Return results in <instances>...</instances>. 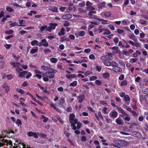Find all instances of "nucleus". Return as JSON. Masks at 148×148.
<instances>
[{"label": "nucleus", "mask_w": 148, "mask_h": 148, "mask_svg": "<svg viewBox=\"0 0 148 148\" xmlns=\"http://www.w3.org/2000/svg\"><path fill=\"white\" fill-rule=\"evenodd\" d=\"M96 11H90L88 14H87L88 15V17L91 18H94L95 19H97L100 21H103L104 19L98 18L97 17L96 15H93V14H95L96 13Z\"/></svg>", "instance_id": "nucleus-1"}, {"label": "nucleus", "mask_w": 148, "mask_h": 148, "mask_svg": "<svg viewBox=\"0 0 148 148\" xmlns=\"http://www.w3.org/2000/svg\"><path fill=\"white\" fill-rule=\"evenodd\" d=\"M113 63L114 64H112V66L113 67L112 70L114 72L118 73L122 72V69L120 67L118 66V63L115 62Z\"/></svg>", "instance_id": "nucleus-2"}, {"label": "nucleus", "mask_w": 148, "mask_h": 148, "mask_svg": "<svg viewBox=\"0 0 148 148\" xmlns=\"http://www.w3.org/2000/svg\"><path fill=\"white\" fill-rule=\"evenodd\" d=\"M114 143L115 144L118 145L119 147H125L126 146L128 145V143L125 140H116L114 141Z\"/></svg>", "instance_id": "nucleus-3"}, {"label": "nucleus", "mask_w": 148, "mask_h": 148, "mask_svg": "<svg viewBox=\"0 0 148 148\" xmlns=\"http://www.w3.org/2000/svg\"><path fill=\"white\" fill-rule=\"evenodd\" d=\"M75 117V115L73 113L70 114L69 115V121H74L75 123H77L78 120L76 118L74 119Z\"/></svg>", "instance_id": "nucleus-4"}, {"label": "nucleus", "mask_w": 148, "mask_h": 148, "mask_svg": "<svg viewBox=\"0 0 148 148\" xmlns=\"http://www.w3.org/2000/svg\"><path fill=\"white\" fill-rule=\"evenodd\" d=\"M45 76L48 77L50 79H53L55 77V75L54 74H52L50 71H47L45 73Z\"/></svg>", "instance_id": "nucleus-5"}, {"label": "nucleus", "mask_w": 148, "mask_h": 148, "mask_svg": "<svg viewBox=\"0 0 148 148\" xmlns=\"http://www.w3.org/2000/svg\"><path fill=\"white\" fill-rule=\"evenodd\" d=\"M118 115V113L116 111H112L110 114V116L112 118H116Z\"/></svg>", "instance_id": "nucleus-6"}, {"label": "nucleus", "mask_w": 148, "mask_h": 148, "mask_svg": "<svg viewBox=\"0 0 148 148\" xmlns=\"http://www.w3.org/2000/svg\"><path fill=\"white\" fill-rule=\"evenodd\" d=\"M114 62H115L114 61L111 62L108 60H106L104 61H103V63L105 65L107 66H112V64H114L113 63Z\"/></svg>", "instance_id": "nucleus-7"}, {"label": "nucleus", "mask_w": 148, "mask_h": 148, "mask_svg": "<svg viewBox=\"0 0 148 148\" xmlns=\"http://www.w3.org/2000/svg\"><path fill=\"white\" fill-rule=\"evenodd\" d=\"M50 106L51 107L53 108L54 110H56L57 112H59L60 114H61L62 111L59 108H57V107L55 106L53 103H51L50 104Z\"/></svg>", "instance_id": "nucleus-8"}, {"label": "nucleus", "mask_w": 148, "mask_h": 148, "mask_svg": "<svg viewBox=\"0 0 148 148\" xmlns=\"http://www.w3.org/2000/svg\"><path fill=\"white\" fill-rule=\"evenodd\" d=\"M10 64L12 66V68L13 69L15 67H17L18 66H19L21 64L18 62H11L10 63Z\"/></svg>", "instance_id": "nucleus-9"}, {"label": "nucleus", "mask_w": 148, "mask_h": 148, "mask_svg": "<svg viewBox=\"0 0 148 148\" xmlns=\"http://www.w3.org/2000/svg\"><path fill=\"white\" fill-rule=\"evenodd\" d=\"M85 97L84 95H81L78 96L77 97L78 100V101L79 103H81L83 101Z\"/></svg>", "instance_id": "nucleus-10"}, {"label": "nucleus", "mask_w": 148, "mask_h": 148, "mask_svg": "<svg viewBox=\"0 0 148 148\" xmlns=\"http://www.w3.org/2000/svg\"><path fill=\"white\" fill-rule=\"evenodd\" d=\"M116 108L118 110L119 113H121L125 115H128V114L126 113L124 110L122 109L121 107L116 106Z\"/></svg>", "instance_id": "nucleus-11"}, {"label": "nucleus", "mask_w": 148, "mask_h": 148, "mask_svg": "<svg viewBox=\"0 0 148 148\" xmlns=\"http://www.w3.org/2000/svg\"><path fill=\"white\" fill-rule=\"evenodd\" d=\"M27 71H26L21 72L19 74V77H20L25 78V75L27 74Z\"/></svg>", "instance_id": "nucleus-12"}, {"label": "nucleus", "mask_w": 148, "mask_h": 148, "mask_svg": "<svg viewBox=\"0 0 148 148\" xmlns=\"http://www.w3.org/2000/svg\"><path fill=\"white\" fill-rule=\"evenodd\" d=\"M106 2L105 1H103L101 3H100L98 5V8L100 10L103 8H105L106 6Z\"/></svg>", "instance_id": "nucleus-13"}, {"label": "nucleus", "mask_w": 148, "mask_h": 148, "mask_svg": "<svg viewBox=\"0 0 148 148\" xmlns=\"http://www.w3.org/2000/svg\"><path fill=\"white\" fill-rule=\"evenodd\" d=\"M72 17V16L71 14H68L62 15V18L63 19H66L71 18Z\"/></svg>", "instance_id": "nucleus-14"}, {"label": "nucleus", "mask_w": 148, "mask_h": 148, "mask_svg": "<svg viewBox=\"0 0 148 148\" xmlns=\"http://www.w3.org/2000/svg\"><path fill=\"white\" fill-rule=\"evenodd\" d=\"M48 10L52 12H58V9L56 6H51L48 9Z\"/></svg>", "instance_id": "nucleus-15"}, {"label": "nucleus", "mask_w": 148, "mask_h": 148, "mask_svg": "<svg viewBox=\"0 0 148 148\" xmlns=\"http://www.w3.org/2000/svg\"><path fill=\"white\" fill-rule=\"evenodd\" d=\"M2 87L5 89L6 93L8 94V92L10 90L9 86L6 84H5L2 85Z\"/></svg>", "instance_id": "nucleus-16"}, {"label": "nucleus", "mask_w": 148, "mask_h": 148, "mask_svg": "<svg viewBox=\"0 0 148 148\" xmlns=\"http://www.w3.org/2000/svg\"><path fill=\"white\" fill-rule=\"evenodd\" d=\"M49 25L50 26L52 29L54 30L56 28V27L58 26L57 23H49Z\"/></svg>", "instance_id": "nucleus-17"}, {"label": "nucleus", "mask_w": 148, "mask_h": 148, "mask_svg": "<svg viewBox=\"0 0 148 148\" xmlns=\"http://www.w3.org/2000/svg\"><path fill=\"white\" fill-rule=\"evenodd\" d=\"M66 77L67 78L70 79L72 78H74L77 77V76L75 74H67L66 75Z\"/></svg>", "instance_id": "nucleus-18"}, {"label": "nucleus", "mask_w": 148, "mask_h": 148, "mask_svg": "<svg viewBox=\"0 0 148 148\" xmlns=\"http://www.w3.org/2000/svg\"><path fill=\"white\" fill-rule=\"evenodd\" d=\"M38 47H36L35 49H31L30 51V53L31 54L36 53L38 51Z\"/></svg>", "instance_id": "nucleus-19"}, {"label": "nucleus", "mask_w": 148, "mask_h": 148, "mask_svg": "<svg viewBox=\"0 0 148 148\" xmlns=\"http://www.w3.org/2000/svg\"><path fill=\"white\" fill-rule=\"evenodd\" d=\"M42 45L44 47H47L49 45V43L48 42L45 43H42V42H38V44L37 45V46H41Z\"/></svg>", "instance_id": "nucleus-20"}, {"label": "nucleus", "mask_w": 148, "mask_h": 148, "mask_svg": "<svg viewBox=\"0 0 148 148\" xmlns=\"http://www.w3.org/2000/svg\"><path fill=\"white\" fill-rule=\"evenodd\" d=\"M65 30V29L64 28H63V27L61 29L60 32H59L58 33V36H61L63 35H64L65 34V32H64Z\"/></svg>", "instance_id": "nucleus-21"}, {"label": "nucleus", "mask_w": 148, "mask_h": 148, "mask_svg": "<svg viewBox=\"0 0 148 148\" xmlns=\"http://www.w3.org/2000/svg\"><path fill=\"white\" fill-rule=\"evenodd\" d=\"M129 37L131 39L134 41H137V38L135 36L134 34H130L129 36Z\"/></svg>", "instance_id": "nucleus-22"}, {"label": "nucleus", "mask_w": 148, "mask_h": 148, "mask_svg": "<svg viewBox=\"0 0 148 148\" xmlns=\"http://www.w3.org/2000/svg\"><path fill=\"white\" fill-rule=\"evenodd\" d=\"M106 60H112V58L111 53H108V54L105 56Z\"/></svg>", "instance_id": "nucleus-23"}, {"label": "nucleus", "mask_w": 148, "mask_h": 148, "mask_svg": "<svg viewBox=\"0 0 148 148\" xmlns=\"http://www.w3.org/2000/svg\"><path fill=\"white\" fill-rule=\"evenodd\" d=\"M11 25L12 27L15 26L24 27L25 26V25H19L18 23L16 22L11 23Z\"/></svg>", "instance_id": "nucleus-24"}, {"label": "nucleus", "mask_w": 148, "mask_h": 148, "mask_svg": "<svg viewBox=\"0 0 148 148\" xmlns=\"http://www.w3.org/2000/svg\"><path fill=\"white\" fill-rule=\"evenodd\" d=\"M44 119L43 121L44 123H46L48 120L49 118L45 117L43 115H42L41 117V119Z\"/></svg>", "instance_id": "nucleus-25"}, {"label": "nucleus", "mask_w": 148, "mask_h": 148, "mask_svg": "<svg viewBox=\"0 0 148 148\" xmlns=\"http://www.w3.org/2000/svg\"><path fill=\"white\" fill-rule=\"evenodd\" d=\"M102 75L103 77L105 79H107L110 76V75L108 72L103 73Z\"/></svg>", "instance_id": "nucleus-26"}, {"label": "nucleus", "mask_w": 148, "mask_h": 148, "mask_svg": "<svg viewBox=\"0 0 148 148\" xmlns=\"http://www.w3.org/2000/svg\"><path fill=\"white\" fill-rule=\"evenodd\" d=\"M77 84V82L76 81H74L71 83L69 85L70 86H76Z\"/></svg>", "instance_id": "nucleus-27"}, {"label": "nucleus", "mask_w": 148, "mask_h": 148, "mask_svg": "<svg viewBox=\"0 0 148 148\" xmlns=\"http://www.w3.org/2000/svg\"><path fill=\"white\" fill-rule=\"evenodd\" d=\"M111 15V12L109 11H106L104 14V16L106 17H108L110 16Z\"/></svg>", "instance_id": "nucleus-28"}, {"label": "nucleus", "mask_w": 148, "mask_h": 148, "mask_svg": "<svg viewBox=\"0 0 148 148\" xmlns=\"http://www.w3.org/2000/svg\"><path fill=\"white\" fill-rule=\"evenodd\" d=\"M124 100L125 102L130 101V97L128 95H126L124 97Z\"/></svg>", "instance_id": "nucleus-29"}, {"label": "nucleus", "mask_w": 148, "mask_h": 148, "mask_svg": "<svg viewBox=\"0 0 148 148\" xmlns=\"http://www.w3.org/2000/svg\"><path fill=\"white\" fill-rule=\"evenodd\" d=\"M116 123L119 125H122L123 123L121 121V119L119 118H117L115 120Z\"/></svg>", "instance_id": "nucleus-30"}, {"label": "nucleus", "mask_w": 148, "mask_h": 148, "mask_svg": "<svg viewBox=\"0 0 148 148\" xmlns=\"http://www.w3.org/2000/svg\"><path fill=\"white\" fill-rule=\"evenodd\" d=\"M45 73H43L42 74V76L43 77V80L45 82H47L49 81V79L48 77H45Z\"/></svg>", "instance_id": "nucleus-31"}, {"label": "nucleus", "mask_w": 148, "mask_h": 148, "mask_svg": "<svg viewBox=\"0 0 148 148\" xmlns=\"http://www.w3.org/2000/svg\"><path fill=\"white\" fill-rule=\"evenodd\" d=\"M140 23L143 25H147L148 23V22L147 21L143 19L140 20Z\"/></svg>", "instance_id": "nucleus-32"}, {"label": "nucleus", "mask_w": 148, "mask_h": 148, "mask_svg": "<svg viewBox=\"0 0 148 148\" xmlns=\"http://www.w3.org/2000/svg\"><path fill=\"white\" fill-rule=\"evenodd\" d=\"M138 124L137 123H131L130 125L129 126V128L130 129H132L134 127V126H137Z\"/></svg>", "instance_id": "nucleus-33"}, {"label": "nucleus", "mask_w": 148, "mask_h": 148, "mask_svg": "<svg viewBox=\"0 0 148 148\" xmlns=\"http://www.w3.org/2000/svg\"><path fill=\"white\" fill-rule=\"evenodd\" d=\"M59 104L60 105H63L65 102V100L64 98H60L59 100Z\"/></svg>", "instance_id": "nucleus-34"}, {"label": "nucleus", "mask_w": 148, "mask_h": 148, "mask_svg": "<svg viewBox=\"0 0 148 148\" xmlns=\"http://www.w3.org/2000/svg\"><path fill=\"white\" fill-rule=\"evenodd\" d=\"M6 9L7 11L9 12H12L14 10L11 8L10 7L7 6L6 7Z\"/></svg>", "instance_id": "nucleus-35"}, {"label": "nucleus", "mask_w": 148, "mask_h": 148, "mask_svg": "<svg viewBox=\"0 0 148 148\" xmlns=\"http://www.w3.org/2000/svg\"><path fill=\"white\" fill-rule=\"evenodd\" d=\"M16 91L17 92L20 93L21 94H24V91L22 89L17 88L16 89Z\"/></svg>", "instance_id": "nucleus-36"}, {"label": "nucleus", "mask_w": 148, "mask_h": 148, "mask_svg": "<svg viewBox=\"0 0 148 148\" xmlns=\"http://www.w3.org/2000/svg\"><path fill=\"white\" fill-rule=\"evenodd\" d=\"M38 41L36 40H34L32 41L31 42V45L32 46L36 45L38 44Z\"/></svg>", "instance_id": "nucleus-37"}, {"label": "nucleus", "mask_w": 148, "mask_h": 148, "mask_svg": "<svg viewBox=\"0 0 148 148\" xmlns=\"http://www.w3.org/2000/svg\"><path fill=\"white\" fill-rule=\"evenodd\" d=\"M104 32L103 33V35H109L111 33V32L109 30L105 28Z\"/></svg>", "instance_id": "nucleus-38"}, {"label": "nucleus", "mask_w": 148, "mask_h": 148, "mask_svg": "<svg viewBox=\"0 0 148 148\" xmlns=\"http://www.w3.org/2000/svg\"><path fill=\"white\" fill-rule=\"evenodd\" d=\"M79 35L80 36H83L85 34V33L84 31H80L78 33Z\"/></svg>", "instance_id": "nucleus-39"}, {"label": "nucleus", "mask_w": 148, "mask_h": 148, "mask_svg": "<svg viewBox=\"0 0 148 148\" xmlns=\"http://www.w3.org/2000/svg\"><path fill=\"white\" fill-rule=\"evenodd\" d=\"M142 92L143 93L146 94V95H148V88H146L143 89Z\"/></svg>", "instance_id": "nucleus-40"}, {"label": "nucleus", "mask_w": 148, "mask_h": 148, "mask_svg": "<svg viewBox=\"0 0 148 148\" xmlns=\"http://www.w3.org/2000/svg\"><path fill=\"white\" fill-rule=\"evenodd\" d=\"M43 51L44 53L46 55L48 53H50L51 52V49H47L44 50H43Z\"/></svg>", "instance_id": "nucleus-41"}, {"label": "nucleus", "mask_w": 148, "mask_h": 148, "mask_svg": "<svg viewBox=\"0 0 148 148\" xmlns=\"http://www.w3.org/2000/svg\"><path fill=\"white\" fill-rule=\"evenodd\" d=\"M137 60V58H131L130 59V62L132 64H133L134 63L136 62Z\"/></svg>", "instance_id": "nucleus-42"}, {"label": "nucleus", "mask_w": 148, "mask_h": 148, "mask_svg": "<svg viewBox=\"0 0 148 148\" xmlns=\"http://www.w3.org/2000/svg\"><path fill=\"white\" fill-rule=\"evenodd\" d=\"M50 60L51 62L53 63H55L56 62L58 61V59L56 58H51L50 59Z\"/></svg>", "instance_id": "nucleus-43"}, {"label": "nucleus", "mask_w": 148, "mask_h": 148, "mask_svg": "<svg viewBox=\"0 0 148 148\" xmlns=\"http://www.w3.org/2000/svg\"><path fill=\"white\" fill-rule=\"evenodd\" d=\"M105 28H103L102 26H99L98 27V31L99 33L104 32Z\"/></svg>", "instance_id": "nucleus-44"}, {"label": "nucleus", "mask_w": 148, "mask_h": 148, "mask_svg": "<svg viewBox=\"0 0 148 148\" xmlns=\"http://www.w3.org/2000/svg\"><path fill=\"white\" fill-rule=\"evenodd\" d=\"M19 67L17 66L15 69L16 71L19 74V73L21 72L20 71H22L23 70V69L20 68Z\"/></svg>", "instance_id": "nucleus-45"}, {"label": "nucleus", "mask_w": 148, "mask_h": 148, "mask_svg": "<svg viewBox=\"0 0 148 148\" xmlns=\"http://www.w3.org/2000/svg\"><path fill=\"white\" fill-rule=\"evenodd\" d=\"M14 32V31L10 29L9 30H7L5 32V33L7 34H13Z\"/></svg>", "instance_id": "nucleus-46"}, {"label": "nucleus", "mask_w": 148, "mask_h": 148, "mask_svg": "<svg viewBox=\"0 0 148 148\" xmlns=\"http://www.w3.org/2000/svg\"><path fill=\"white\" fill-rule=\"evenodd\" d=\"M95 84L98 86H100L102 84V82L99 80H96L95 81Z\"/></svg>", "instance_id": "nucleus-47"}, {"label": "nucleus", "mask_w": 148, "mask_h": 148, "mask_svg": "<svg viewBox=\"0 0 148 148\" xmlns=\"http://www.w3.org/2000/svg\"><path fill=\"white\" fill-rule=\"evenodd\" d=\"M111 48L112 49L117 51L116 53H119L120 51V50L119 49V47H117L114 46Z\"/></svg>", "instance_id": "nucleus-48"}, {"label": "nucleus", "mask_w": 148, "mask_h": 148, "mask_svg": "<svg viewBox=\"0 0 148 148\" xmlns=\"http://www.w3.org/2000/svg\"><path fill=\"white\" fill-rule=\"evenodd\" d=\"M64 133L65 135L68 138H69L71 134L68 132L66 131H64Z\"/></svg>", "instance_id": "nucleus-49"}, {"label": "nucleus", "mask_w": 148, "mask_h": 148, "mask_svg": "<svg viewBox=\"0 0 148 148\" xmlns=\"http://www.w3.org/2000/svg\"><path fill=\"white\" fill-rule=\"evenodd\" d=\"M52 74L56 73L58 72V71L57 70L53 69H50V71H49Z\"/></svg>", "instance_id": "nucleus-50"}, {"label": "nucleus", "mask_w": 148, "mask_h": 148, "mask_svg": "<svg viewBox=\"0 0 148 148\" xmlns=\"http://www.w3.org/2000/svg\"><path fill=\"white\" fill-rule=\"evenodd\" d=\"M99 103L101 105H105V106L108 105V103L104 101H99Z\"/></svg>", "instance_id": "nucleus-51"}, {"label": "nucleus", "mask_w": 148, "mask_h": 148, "mask_svg": "<svg viewBox=\"0 0 148 148\" xmlns=\"http://www.w3.org/2000/svg\"><path fill=\"white\" fill-rule=\"evenodd\" d=\"M127 84V82L125 80L123 81L121 83V86H124L126 85Z\"/></svg>", "instance_id": "nucleus-52"}, {"label": "nucleus", "mask_w": 148, "mask_h": 148, "mask_svg": "<svg viewBox=\"0 0 148 148\" xmlns=\"http://www.w3.org/2000/svg\"><path fill=\"white\" fill-rule=\"evenodd\" d=\"M41 68L45 71H47L49 70V69L48 67L43 65H42L41 66Z\"/></svg>", "instance_id": "nucleus-53"}, {"label": "nucleus", "mask_w": 148, "mask_h": 148, "mask_svg": "<svg viewBox=\"0 0 148 148\" xmlns=\"http://www.w3.org/2000/svg\"><path fill=\"white\" fill-rule=\"evenodd\" d=\"M15 123L16 124L18 125V126H19V125H21L22 124V123L21 122V120L19 119H17L16 120V122H15Z\"/></svg>", "instance_id": "nucleus-54"}, {"label": "nucleus", "mask_w": 148, "mask_h": 148, "mask_svg": "<svg viewBox=\"0 0 148 148\" xmlns=\"http://www.w3.org/2000/svg\"><path fill=\"white\" fill-rule=\"evenodd\" d=\"M125 78V76L124 74H122L120 75L119 77V80H123Z\"/></svg>", "instance_id": "nucleus-55"}, {"label": "nucleus", "mask_w": 148, "mask_h": 148, "mask_svg": "<svg viewBox=\"0 0 148 148\" xmlns=\"http://www.w3.org/2000/svg\"><path fill=\"white\" fill-rule=\"evenodd\" d=\"M47 27V25H44L42 26L40 28V31L41 32H42L44 30V29H46Z\"/></svg>", "instance_id": "nucleus-56"}, {"label": "nucleus", "mask_w": 148, "mask_h": 148, "mask_svg": "<svg viewBox=\"0 0 148 148\" xmlns=\"http://www.w3.org/2000/svg\"><path fill=\"white\" fill-rule=\"evenodd\" d=\"M6 77L8 80L12 79L13 78V76L12 75H7Z\"/></svg>", "instance_id": "nucleus-57"}, {"label": "nucleus", "mask_w": 148, "mask_h": 148, "mask_svg": "<svg viewBox=\"0 0 148 148\" xmlns=\"http://www.w3.org/2000/svg\"><path fill=\"white\" fill-rule=\"evenodd\" d=\"M97 70L98 72H100L102 68L99 65L97 66L96 67Z\"/></svg>", "instance_id": "nucleus-58"}, {"label": "nucleus", "mask_w": 148, "mask_h": 148, "mask_svg": "<svg viewBox=\"0 0 148 148\" xmlns=\"http://www.w3.org/2000/svg\"><path fill=\"white\" fill-rule=\"evenodd\" d=\"M97 79V77L95 76H92L90 77V81H94Z\"/></svg>", "instance_id": "nucleus-59"}, {"label": "nucleus", "mask_w": 148, "mask_h": 148, "mask_svg": "<svg viewBox=\"0 0 148 148\" xmlns=\"http://www.w3.org/2000/svg\"><path fill=\"white\" fill-rule=\"evenodd\" d=\"M38 136L42 138H44L46 137V136H47V135L42 133H39Z\"/></svg>", "instance_id": "nucleus-60"}, {"label": "nucleus", "mask_w": 148, "mask_h": 148, "mask_svg": "<svg viewBox=\"0 0 148 148\" xmlns=\"http://www.w3.org/2000/svg\"><path fill=\"white\" fill-rule=\"evenodd\" d=\"M27 75H26L25 78L26 79L29 78L32 75V73L30 72H28L27 71Z\"/></svg>", "instance_id": "nucleus-61"}, {"label": "nucleus", "mask_w": 148, "mask_h": 148, "mask_svg": "<svg viewBox=\"0 0 148 148\" xmlns=\"http://www.w3.org/2000/svg\"><path fill=\"white\" fill-rule=\"evenodd\" d=\"M115 44H116L119 41V39L118 37L114 38L113 40Z\"/></svg>", "instance_id": "nucleus-62"}, {"label": "nucleus", "mask_w": 148, "mask_h": 148, "mask_svg": "<svg viewBox=\"0 0 148 148\" xmlns=\"http://www.w3.org/2000/svg\"><path fill=\"white\" fill-rule=\"evenodd\" d=\"M144 99L145 103L148 104V95H145L144 96Z\"/></svg>", "instance_id": "nucleus-63"}, {"label": "nucleus", "mask_w": 148, "mask_h": 148, "mask_svg": "<svg viewBox=\"0 0 148 148\" xmlns=\"http://www.w3.org/2000/svg\"><path fill=\"white\" fill-rule=\"evenodd\" d=\"M89 58L91 60H94L95 58V56L93 54H91L89 56Z\"/></svg>", "instance_id": "nucleus-64"}]
</instances>
